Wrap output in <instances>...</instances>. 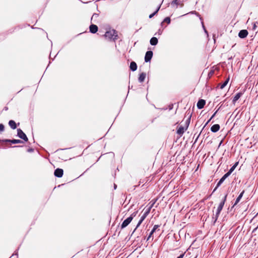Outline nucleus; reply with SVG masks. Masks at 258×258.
Here are the masks:
<instances>
[{"label": "nucleus", "mask_w": 258, "mask_h": 258, "mask_svg": "<svg viewBox=\"0 0 258 258\" xmlns=\"http://www.w3.org/2000/svg\"><path fill=\"white\" fill-rule=\"evenodd\" d=\"M221 212V211L217 210L215 215L217 216H219V215H220Z\"/></svg>", "instance_id": "34"}, {"label": "nucleus", "mask_w": 258, "mask_h": 258, "mask_svg": "<svg viewBox=\"0 0 258 258\" xmlns=\"http://www.w3.org/2000/svg\"><path fill=\"white\" fill-rule=\"evenodd\" d=\"M171 5L172 6H176V7L177 8V5H178L177 0H174V1H173L171 2Z\"/></svg>", "instance_id": "27"}, {"label": "nucleus", "mask_w": 258, "mask_h": 258, "mask_svg": "<svg viewBox=\"0 0 258 258\" xmlns=\"http://www.w3.org/2000/svg\"><path fill=\"white\" fill-rule=\"evenodd\" d=\"M104 36L110 40L115 41L117 39L118 35L117 32L115 30L112 29L106 32Z\"/></svg>", "instance_id": "1"}, {"label": "nucleus", "mask_w": 258, "mask_h": 258, "mask_svg": "<svg viewBox=\"0 0 258 258\" xmlns=\"http://www.w3.org/2000/svg\"><path fill=\"white\" fill-rule=\"evenodd\" d=\"M235 169V166H232L226 173L230 175Z\"/></svg>", "instance_id": "24"}, {"label": "nucleus", "mask_w": 258, "mask_h": 258, "mask_svg": "<svg viewBox=\"0 0 258 258\" xmlns=\"http://www.w3.org/2000/svg\"><path fill=\"white\" fill-rule=\"evenodd\" d=\"M159 227V225H155L153 227V229L151 230V231L152 232H155L157 230V229Z\"/></svg>", "instance_id": "26"}, {"label": "nucleus", "mask_w": 258, "mask_h": 258, "mask_svg": "<svg viewBox=\"0 0 258 258\" xmlns=\"http://www.w3.org/2000/svg\"><path fill=\"white\" fill-rule=\"evenodd\" d=\"M153 204H153L148 209H147V210L145 212L143 215L141 216L142 217H143V218L145 219L147 217V216L149 214L151 209L153 207Z\"/></svg>", "instance_id": "19"}, {"label": "nucleus", "mask_w": 258, "mask_h": 258, "mask_svg": "<svg viewBox=\"0 0 258 258\" xmlns=\"http://www.w3.org/2000/svg\"><path fill=\"white\" fill-rule=\"evenodd\" d=\"M248 34V31L246 30H241L238 33V36L240 38H244L247 36Z\"/></svg>", "instance_id": "8"}, {"label": "nucleus", "mask_w": 258, "mask_h": 258, "mask_svg": "<svg viewBox=\"0 0 258 258\" xmlns=\"http://www.w3.org/2000/svg\"><path fill=\"white\" fill-rule=\"evenodd\" d=\"M98 17V14H96V13H94V14L93 15V16H92V18H91V21H94V22H95V21H94V20H95V19H97Z\"/></svg>", "instance_id": "25"}, {"label": "nucleus", "mask_w": 258, "mask_h": 258, "mask_svg": "<svg viewBox=\"0 0 258 258\" xmlns=\"http://www.w3.org/2000/svg\"><path fill=\"white\" fill-rule=\"evenodd\" d=\"M184 255V253H182L179 256H178L177 258H183Z\"/></svg>", "instance_id": "36"}, {"label": "nucleus", "mask_w": 258, "mask_h": 258, "mask_svg": "<svg viewBox=\"0 0 258 258\" xmlns=\"http://www.w3.org/2000/svg\"><path fill=\"white\" fill-rule=\"evenodd\" d=\"M9 125L13 130L16 129L17 127L16 123L13 120H11L9 121Z\"/></svg>", "instance_id": "17"}, {"label": "nucleus", "mask_w": 258, "mask_h": 258, "mask_svg": "<svg viewBox=\"0 0 258 258\" xmlns=\"http://www.w3.org/2000/svg\"><path fill=\"white\" fill-rule=\"evenodd\" d=\"M5 127L3 124H0V133L3 132L4 131Z\"/></svg>", "instance_id": "32"}, {"label": "nucleus", "mask_w": 258, "mask_h": 258, "mask_svg": "<svg viewBox=\"0 0 258 258\" xmlns=\"http://www.w3.org/2000/svg\"><path fill=\"white\" fill-rule=\"evenodd\" d=\"M63 174V171L62 169L57 168L55 170L54 174L57 177H61Z\"/></svg>", "instance_id": "6"}, {"label": "nucleus", "mask_w": 258, "mask_h": 258, "mask_svg": "<svg viewBox=\"0 0 258 258\" xmlns=\"http://www.w3.org/2000/svg\"><path fill=\"white\" fill-rule=\"evenodd\" d=\"M220 127L219 124H215L212 126V127H211V131L213 133H216L219 130Z\"/></svg>", "instance_id": "12"}, {"label": "nucleus", "mask_w": 258, "mask_h": 258, "mask_svg": "<svg viewBox=\"0 0 258 258\" xmlns=\"http://www.w3.org/2000/svg\"><path fill=\"white\" fill-rule=\"evenodd\" d=\"M130 69L133 72L136 71L137 69V63L135 61H132L130 63Z\"/></svg>", "instance_id": "14"}, {"label": "nucleus", "mask_w": 258, "mask_h": 258, "mask_svg": "<svg viewBox=\"0 0 258 258\" xmlns=\"http://www.w3.org/2000/svg\"><path fill=\"white\" fill-rule=\"evenodd\" d=\"M17 136L21 139L27 142L28 141V138L26 134L23 132L20 128L17 129Z\"/></svg>", "instance_id": "2"}, {"label": "nucleus", "mask_w": 258, "mask_h": 258, "mask_svg": "<svg viewBox=\"0 0 258 258\" xmlns=\"http://www.w3.org/2000/svg\"><path fill=\"white\" fill-rule=\"evenodd\" d=\"M229 176V175L228 174L225 173L222 176V177L220 179V180L218 182L216 187L214 189V190L213 191V193L216 190V189L218 188V187L221 185V184L224 182V181L225 180V179L227 178Z\"/></svg>", "instance_id": "3"}, {"label": "nucleus", "mask_w": 258, "mask_h": 258, "mask_svg": "<svg viewBox=\"0 0 258 258\" xmlns=\"http://www.w3.org/2000/svg\"><path fill=\"white\" fill-rule=\"evenodd\" d=\"M158 42V39L156 37H152L150 41V43L152 45H156L157 44Z\"/></svg>", "instance_id": "18"}, {"label": "nucleus", "mask_w": 258, "mask_h": 258, "mask_svg": "<svg viewBox=\"0 0 258 258\" xmlns=\"http://www.w3.org/2000/svg\"><path fill=\"white\" fill-rule=\"evenodd\" d=\"M218 110H217L213 114V115L211 117V119H212L216 115V114L217 113Z\"/></svg>", "instance_id": "37"}, {"label": "nucleus", "mask_w": 258, "mask_h": 258, "mask_svg": "<svg viewBox=\"0 0 258 258\" xmlns=\"http://www.w3.org/2000/svg\"><path fill=\"white\" fill-rule=\"evenodd\" d=\"M153 233H154V232H152V231L150 232V233L147 239V240H149L150 239V238L152 237Z\"/></svg>", "instance_id": "33"}, {"label": "nucleus", "mask_w": 258, "mask_h": 258, "mask_svg": "<svg viewBox=\"0 0 258 258\" xmlns=\"http://www.w3.org/2000/svg\"><path fill=\"white\" fill-rule=\"evenodd\" d=\"M116 187H117V185H116L115 184H114V188L115 189L116 188Z\"/></svg>", "instance_id": "42"}, {"label": "nucleus", "mask_w": 258, "mask_h": 258, "mask_svg": "<svg viewBox=\"0 0 258 258\" xmlns=\"http://www.w3.org/2000/svg\"><path fill=\"white\" fill-rule=\"evenodd\" d=\"M206 103V101L203 99H200L197 103V107L198 109H201L204 108Z\"/></svg>", "instance_id": "10"}, {"label": "nucleus", "mask_w": 258, "mask_h": 258, "mask_svg": "<svg viewBox=\"0 0 258 258\" xmlns=\"http://www.w3.org/2000/svg\"><path fill=\"white\" fill-rule=\"evenodd\" d=\"M146 77V74L145 73H142L140 74L138 80L139 82L142 83L144 81Z\"/></svg>", "instance_id": "15"}, {"label": "nucleus", "mask_w": 258, "mask_h": 258, "mask_svg": "<svg viewBox=\"0 0 258 258\" xmlns=\"http://www.w3.org/2000/svg\"><path fill=\"white\" fill-rule=\"evenodd\" d=\"M242 94H243V93L241 92H239V93H237L233 98V100H232L233 103L235 104L236 103V102L240 98V97L242 96Z\"/></svg>", "instance_id": "13"}, {"label": "nucleus", "mask_w": 258, "mask_h": 258, "mask_svg": "<svg viewBox=\"0 0 258 258\" xmlns=\"http://www.w3.org/2000/svg\"><path fill=\"white\" fill-rule=\"evenodd\" d=\"M153 52L152 51H148L146 52L145 56V61L146 62H150L153 56Z\"/></svg>", "instance_id": "4"}, {"label": "nucleus", "mask_w": 258, "mask_h": 258, "mask_svg": "<svg viewBox=\"0 0 258 258\" xmlns=\"http://www.w3.org/2000/svg\"><path fill=\"white\" fill-rule=\"evenodd\" d=\"M212 119H211V118H210V119L206 122V123L204 125V127H205L208 123L209 122L211 121Z\"/></svg>", "instance_id": "38"}, {"label": "nucleus", "mask_w": 258, "mask_h": 258, "mask_svg": "<svg viewBox=\"0 0 258 258\" xmlns=\"http://www.w3.org/2000/svg\"><path fill=\"white\" fill-rule=\"evenodd\" d=\"M184 132V128L182 126H180L177 130V134L181 135H182Z\"/></svg>", "instance_id": "21"}, {"label": "nucleus", "mask_w": 258, "mask_h": 258, "mask_svg": "<svg viewBox=\"0 0 258 258\" xmlns=\"http://www.w3.org/2000/svg\"><path fill=\"white\" fill-rule=\"evenodd\" d=\"M229 81V78H228L223 83L219 84L218 87L221 89H223L228 84V82Z\"/></svg>", "instance_id": "16"}, {"label": "nucleus", "mask_w": 258, "mask_h": 258, "mask_svg": "<svg viewBox=\"0 0 258 258\" xmlns=\"http://www.w3.org/2000/svg\"><path fill=\"white\" fill-rule=\"evenodd\" d=\"M218 217L219 216H217L216 215H214V216L213 217V219H214V224L216 223Z\"/></svg>", "instance_id": "31"}, {"label": "nucleus", "mask_w": 258, "mask_h": 258, "mask_svg": "<svg viewBox=\"0 0 258 258\" xmlns=\"http://www.w3.org/2000/svg\"><path fill=\"white\" fill-rule=\"evenodd\" d=\"M238 164V162L236 163L234 165H233V166H235V167L237 166Z\"/></svg>", "instance_id": "43"}, {"label": "nucleus", "mask_w": 258, "mask_h": 258, "mask_svg": "<svg viewBox=\"0 0 258 258\" xmlns=\"http://www.w3.org/2000/svg\"><path fill=\"white\" fill-rule=\"evenodd\" d=\"M0 142H3V141H2V140H0Z\"/></svg>", "instance_id": "45"}, {"label": "nucleus", "mask_w": 258, "mask_h": 258, "mask_svg": "<svg viewBox=\"0 0 258 258\" xmlns=\"http://www.w3.org/2000/svg\"><path fill=\"white\" fill-rule=\"evenodd\" d=\"M132 221V217H128L127 219L124 220L121 224V228L122 229L126 227Z\"/></svg>", "instance_id": "5"}, {"label": "nucleus", "mask_w": 258, "mask_h": 258, "mask_svg": "<svg viewBox=\"0 0 258 258\" xmlns=\"http://www.w3.org/2000/svg\"><path fill=\"white\" fill-rule=\"evenodd\" d=\"M227 196V195L224 196L223 200L219 204L217 210L221 211H222V210L224 207V205L225 204V203L226 201Z\"/></svg>", "instance_id": "9"}, {"label": "nucleus", "mask_w": 258, "mask_h": 258, "mask_svg": "<svg viewBox=\"0 0 258 258\" xmlns=\"http://www.w3.org/2000/svg\"><path fill=\"white\" fill-rule=\"evenodd\" d=\"M256 24H257V22H254V23H253V26H252V29L253 30H256V29L257 28Z\"/></svg>", "instance_id": "30"}, {"label": "nucleus", "mask_w": 258, "mask_h": 258, "mask_svg": "<svg viewBox=\"0 0 258 258\" xmlns=\"http://www.w3.org/2000/svg\"><path fill=\"white\" fill-rule=\"evenodd\" d=\"M145 220L144 218H143V217H141L139 221L138 222V224H137V225L136 226V228H135V230L137 228H138L140 225L142 224V223L143 222V221Z\"/></svg>", "instance_id": "23"}, {"label": "nucleus", "mask_w": 258, "mask_h": 258, "mask_svg": "<svg viewBox=\"0 0 258 258\" xmlns=\"http://www.w3.org/2000/svg\"><path fill=\"white\" fill-rule=\"evenodd\" d=\"M138 213V211L134 212L133 213L131 214V215L129 217H132V219L134 217H135Z\"/></svg>", "instance_id": "29"}, {"label": "nucleus", "mask_w": 258, "mask_h": 258, "mask_svg": "<svg viewBox=\"0 0 258 258\" xmlns=\"http://www.w3.org/2000/svg\"><path fill=\"white\" fill-rule=\"evenodd\" d=\"M160 8V6H159L157 8V10H156V11H155L153 13H152V14H151V15H150V16H149V18H152L154 15H156V13H157V12H158V11L159 10Z\"/></svg>", "instance_id": "22"}, {"label": "nucleus", "mask_w": 258, "mask_h": 258, "mask_svg": "<svg viewBox=\"0 0 258 258\" xmlns=\"http://www.w3.org/2000/svg\"><path fill=\"white\" fill-rule=\"evenodd\" d=\"M158 33H159V35H161V33H162V31H161L160 30H159Z\"/></svg>", "instance_id": "41"}, {"label": "nucleus", "mask_w": 258, "mask_h": 258, "mask_svg": "<svg viewBox=\"0 0 258 258\" xmlns=\"http://www.w3.org/2000/svg\"><path fill=\"white\" fill-rule=\"evenodd\" d=\"M203 28H204V29L205 32L206 33L208 34V32H207V31L205 29V27H204V25L203 26Z\"/></svg>", "instance_id": "40"}, {"label": "nucleus", "mask_w": 258, "mask_h": 258, "mask_svg": "<svg viewBox=\"0 0 258 258\" xmlns=\"http://www.w3.org/2000/svg\"><path fill=\"white\" fill-rule=\"evenodd\" d=\"M33 149H32V148L29 149L28 150V152H33Z\"/></svg>", "instance_id": "39"}, {"label": "nucleus", "mask_w": 258, "mask_h": 258, "mask_svg": "<svg viewBox=\"0 0 258 258\" xmlns=\"http://www.w3.org/2000/svg\"><path fill=\"white\" fill-rule=\"evenodd\" d=\"M19 147V146H15L13 147Z\"/></svg>", "instance_id": "44"}, {"label": "nucleus", "mask_w": 258, "mask_h": 258, "mask_svg": "<svg viewBox=\"0 0 258 258\" xmlns=\"http://www.w3.org/2000/svg\"><path fill=\"white\" fill-rule=\"evenodd\" d=\"M190 118H191V115H190V116L188 117V118H187V120H186V123H187L188 124L190 122Z\"/></svg>", "instance_id": "35"}, {"label": "nucleus", "mask_w": 258, "mask_h": 258, "mask_svg": "<svg viewBox=\"0 0 258 258\" xmlns=\"http://www.w3.org/2000/svg\"><path fill=\"white\" fill-rule=\"evenodd\" d=\"M244 192V191L243 190L240 194V195L238 196V197L237 198L236 201H235V202L233 205V206H235L236 205H237L239 202V201H240L241 199L242 198L243 195V194Z\"/></svg>", "instance_id": "20"}, {"label": "nucleus", "mask_w": 258, "mask_h": 258, "mask_svg": "<svg viewBox=\"0 0 258 258\" xmlns=\"http://www.w3.org/2000/svg\"><path fill=\"white\" fill-rule=\"evenodd\" d=\"M163 22H166L168 24H169L170 23V19L169 17H166L164 19Z\"/></svg>", "instance_id": "28"}, {"label": "nucleus", "mask_w": 258, "mask_h": 258, "mask_svg": "<svg viewBox=\"0 0 258 258\" xmlns=\"http://www.w3.org/2000/svg\"><path fill=\"white\" fill-rule=\"evenodd\" d=\"M90 32L92 33H96L98 31V27L96 25L92 24L89 27Z\"/></svg>", "instance_id": "11"}, {"label": "nucleus", "mask_w": 258, "mask_h": 258, "mask_svg": "<svg viewBox=\"0 0 258 258\" xmlns=\"http://www.w3.org/2000/svg\"><path fill=\"white\" fill-rule=\"evenodd\" d=\"M3 142H9L11 143L12 144H19L22 143L23 141L20 140L13 139V140H9V139H5L2 140Z\"/></svg>", "instance_id": "7"}]
</instances>
